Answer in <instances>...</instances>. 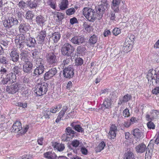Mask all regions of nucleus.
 Listing matches in <instances>:
<instances>
[{
	"label": "nucleus",
	"instance_id": "bf43d9fd",
	"mask_svg": "<svg viewBox=\"0 0 159 159\" xmlns=\"http://www.w3.org/2000/svg\"><path fill=\"white\" fill-rule=\"evenodd\" d=\"M43 59L40 57H38L36 58V60L35 61L36 64L37 66H38L40 65H43L42 64Z\"/></svg>",
	"mask_w": 159,
	"mask_h": 159
},
{
	"label": "nucleus",
	"instance_id": "4468645a",
	"mask_svg": "<svg viewBox=\"0 0 159 159\" xmlns=\"http://www.w3.org/2000/svg\"><path fill=\"white\" fill-rule=\"evenodd\" d=\"M45 68L43 65H40L36 66V68L34 70V72L32 73L33 77H38L41 74L43 73Z\"/></svg>",
	"mask_w": 159,
	"mask_h": 159
},
{
	"label": "nucleus",
	"instance_id": "6e6d98bb",
	"mask_svg": "<svg viewBox=\"0 0 159 159\" xmlns=\"http://www.w3.org/2000/svg\"><path fill=\"white\" fill-rule=\"evenodd\" d=\"M80 144L79 140H74L71 142V145L74 147H77Z\"/></svg>",
	"mask_w": 159,
	"mask_h": 159
},
{
	"label": "nucleus",
	"instance_id": "37998d69",
	"mask_svg": "<svg viewBox=\"0 0 159 159\" xmlns=\"http://www.w3.org/2000/svg\"><path fill=\"white\" fill-rule=\"evenodd\" d=\"M70 59L71 56H67L66 58H65L63 60L61 64L62 67H64L65 66L68 65L70 62Z\"/></svg>",
	"mask_w": 159,
	"mask_h": 159
},
{
	"label": "nucleus",
	"instance_id": "0e129e2a",
	"mask_svg": "<svg viewBox=\"0 0 159 159\" xmlns=\"http://www.w3.org/2000/svg\"><path fill=\"white\" fill-rule=\"evenodd\" d=\"M18 106L21 107H22L23 108H26L27 107V103H22L21 102H19L18 103Z\"/></svg>",
	"mask_w": 159,
	"mask_h": 159
},
{
	"label": "nucleus",
	"instance_id": "a878e982",
	"mask_svg": "<svg viewBox=\"0 0 159 159\" xmlns=\"http://www.w3.org/2000/svg\"><path fill=\"white\" fill-rule=\"evenodd\" d=\"M133 135L136 139H141L143 136L142 133L138 129H136L134 130Z\"/></svg>",
	"mask_w": 159,
	"mask_h": 159
},
{
	"label": "nucleus",
	"instance_id": "de8ad7c7",
	"mask_svg": "<svg viewBox=\"0 0 159 159\" xmlns=\"http://www.w3.org/2000/svg\"><path fill=\"white\" fill-rule=\"evenodd\" d=\"M8 68H4L3 66H2L0 70V74L2 75L1 76H2L3 75H6L8 73L7 70Z\"/></svg>",
	"mask_w": 159,
	"mask_h": 159
},
{
	"label": "nucleus",
	"instance_id": "79ce46f5",
	"mask_svg": "<svg viewBox=\"0 0 159 159\" xmlns=\"http://www.w3.org/2000/svg\"><path fill=\"white\" fill-rule=\"evenodd\" d=\"M0 63L3 65H7L9 64V61L6 57L2 56L0 57Z\"/></svg>",
	"mask_w": 159,
	"mask_h": 159
},
{
	"label": "nucleus",
	"instance_id": "58836bf2",
	"mask_svg": "<svg viewBox=\"0 0 159 159\" xmlns=\"http://www.w3.org/2000/svg\"><path fill=\"white\" fill-rule=\"evenodd\" d=\"M18 6L21 9L24 10L26 8L27 6V3H25L24 1L21 0L17 4Z\"/></svg>",
	"mask_w": 159,
	"mask_h": 159
},
{
	"label": "nucleus",
	"instance_id": "3c124183",
	"mask_svg": "<svg viewBox=\"0 0 159 159\" xmlns=\"http://www.w3.org/2000/svg\"><path fill=\"white\" fill-rule=\"evenodd\" d=\"M75 12V9L74 8H71L66 10V13L68 15H72Z\"/></svg>",
	"mask_w": 159,
	"mask_h": 159
},
{
	"label": "nucleus",
	"instance_id": "412c9836",
	"mask_svg": "<svg viewBox=\"0 0 159 159\" xmlns=\"http://www.w3.org/2000/svg\"><path fill=\"white\" fill-rule=\"evenodd\" d=\"M121 0H113L111 5L112 9L115 12L119 11V7Z\"/></svg>",
	"mask_w": 159,
	"mask_h": 159
},
{
	"label": "nucleus",
	"instance_id": "2eb2a0df",
	"mask_svg": "<svg viewBox=\"0 0 159 159\" xmlns=\"http://www.w3.org/2000/svg\"><path fill=\"white\" fill-rule=\"evenodd\" d=\"M111 99L105 98L103 104L99 106V109L104 111L106 109H109L111 107Z\"/></svg>",
	"mask_w": 159,
	"mask_h": 159
},
{
	"label": "nucleus",
	"instance_id": "a18cd8bd",
	"mask_svg": "<svg viewBox=\"0 0 159 159\" xmlns=\"http://www.w3.org/2000/svg\"><path fill=\"white\" fill-rule=\"evenodd\" d=\"M124 159H134L133 153L131 152H128L125 155Z\"/></svg>",
	"mask_w": 159,
	"mask_h": 159
},
{
	"label": "nucleus",
	"instance_id": "f704fd0d",
	"mask_svg": "<svg viewBox=\"0 0 159 159\" xmlns=\"http://www.w3.org/2000/svg\"><path fill=\"white\" fill-rule=\"evenodd\" d=\"M54 17L55 18H57L58 20L57 19V20L59 22L61 21L62 19L64 18V16L62 13L56 12L54 13Z\"/></svg>",
	"mask_w": 159,
	"mask_h": 159
},
{
	"label": "nucleus",
	"instance_id": "864d4df0",
	"mask_svg": "<svg viewBox=\"0 0 159 159\" xmlns=\"http://www.w3.org/2000/svg\"><path fill=\"white\" fill-rule=\"evenodd\" d=\"M68 135L67 134H64L62 136L61 138L62 140L63 141H67L70 140L69 137L68 136Z\"/></svg>",
	"mask_w": 159,
	"mask_h": 159
},
{
	"label": "nucleus",
	"instance_id": "423d86ee",
	"mask_svg": "<svg viewBox=\"0 0 159 159\" xmlns=\"http://www.w3.org/2000/svg\"><path fill=\"white\" fill-rule=\"evenodd\" d=\"M57 54L50 52L46 56L47 61L50 64L55 65L58 62V58L57 57Z\"/></svg>",
	"mask_w": 159,
	"mask_h": 159
},
{
	"label": "nucleus",
	"instance_id": "39448f33",
	"mask_svg": "<svg viewBox=\"0 0 159 159\" xmlns=\"http://www.w3.org/2000/svg\"><path fill=\"white\" fill-rule=\"evenodd\" d=\"M147 78L148 80H154L157 83H159V70L156 74L155 70H150L147 75Z\"/></svg>",
	"mask_w": 159,
	"mask_h": 159
},
{
	"label": "nucleus",
	"instance_id": "f3484780",
	"mask_svg": "<svg viewBox=\"0 0 159 159\" xmlns=\"http://www.w3.org/2000/svg\"><path fill=\"white\" fill-rule=\"evenodd\" d=\"M10 55L11 60L14 62H17L19 59V53L15 49H13L10 53Z\"/></svg>",
	"mask_w": 159,
	"mask_h": 159
},
{
	"label": "nucleus",
	"instance_id": "4be33fe9",
	"mask_svg": "<svg viewBox=\"0 0 159 159\" xmlns=\"http://www.w3.org/2000/svg\"><path fill=\"white\" fill-rule=\"evenodd\" d=\"M46 21L45 18L41 15L37 16L36 18V21L37 24L40 26L43 25Z\"/></svg>",
	"mask_w": 159,
	"mask_h": 159
},
{
	"label": "nucleus",
	"instance_id": "6e6552de",
	"mask_svg": "<svg viewBox=\"0 0 159 159\" xmlns=\"http://www.w3.org/2000/svg\"><path fill=\"white\" fill-rule=\"evenodd\" d=\"M107 4H104L99 5L98 7H96L97 17L98 20L101 19L102 16L104 11L107 8Z\"/></svg>",
	"mask_w": 159,
	"mask_h": 159
},
{
	"label": "nucleus",
	"instance_id": "680f3d73",
	"mask_svg": "<svg viewBox=\"0 0 159 159\" xmlns=\"http://www.w3.org/2000/svg\"><path fill=\"white\" fill-rule=\"evenodd\" d=\"M48 3L52 8L53 9H55L56 2H53L52 0H49Z\"/></svg>",
	"mask_w": 159,
	"mask_h": 159
},
{
	"label": "nucleus",
	"instance_id": "09e8293b",
	"mask_svg": "<svg viewBox=\"0 0 159 159\" xmlns=\"http://www.w3.org/2000/svg\"><path fill=\"white\" fill-rule=\"evenodd\" d=\"M147 123V126L149 129H154L155 127V125L151 121H148Z\"/></svg>",
	"mask_w": 159,
	"mask_h": 159
},
{
	"label": "nucleus",
	"instance_id": "5701e85b",
	"mask_svg": "<svg viewBox=\"0 0 159 159\" xmlns=\"http://www.w3.org/2000/svg\"><path fill=\"white\" fill-rule=\"evenodd\" d=\"M146 148V146L144 144L141 143L136 146L135 148L138 153H142L145 151Z\"/></svg>",
	"mask_w": 159,
	"mask_h": 159
},
{
	"label": "nucleus",
	"instance_id": "dca6fc26",
	"mask_svg": "<svg viewBox=\"0 0 159 159\" xmlns=\"http://www.w3.org/2000/svg\"><path fill=\"white\" fill-rule=\"evenodd\" d=\"M117 131V126L115 124H112L110 128V130L108 135V138L111 139H114L116 136Z\"/></svg>",
	"mask_w": 159,
	"mask_h": 159
},
{
	"label": "nucleus",
	"instance_id": "20e7f679",
	"mask_svg": "<svg viewBox=\"0 0 159 159\" xmlns=\"http://www.w3.org/2000/svg\"><path fill=\"white\" fill-rule=\"evenodd\" d=\"M74 47L69 43H65L62 46L61 52L62 54L64 56H71Z\"/></svg>",
	"mask_w": 159,
	"mask_h": 159
},
{
	"label": "nucleus",
	"instance_id": "7ed1b4c3",
	"mask_svg": "<svg viewBox=\"0 0 159 159\" xmlns=\"http://www.w3.org/2000/svg\"><path fill=\"white\" fill-rule=\"evenodd\" d=\"M83 14L90 21L93 22L96 17V15L94 10L89 7H85L83 9Z\"/></svg>",
	"mask_w": 159,
	"mask_h": 159
},
{
	"label": "nucleus",
	"instance_id": "4c0bfd02",
	"mask_svg": "<svg viewBox=\"0 0 159 159\" xmlns=\"http://www.w3.org/2000/svg\"><path fill=\"white\" fill-rule=\"evenodd\" d=\"M85 30L88 32H89L91 30L92 27L90 24L88 22H84L83 25Z\"/></svg>",
	"mask_w": 159,
	"mask_h": 159
},
{
	"label": "nucleus",
	"instance_id": "f8f14e48",
	"mask_svg": "<svg viewBox=\"0 0 159 159\" xmlns=\"http://www.w3.org/2000/svg\"><path fill=\"white\" fill-rule=\"evenodd\" d=\"M33 64L32 62L28 61L25 62L23 66V71L25 73H30L32 72Z\"/></svg>",
	"mask_w": 159,
	"mask_h": 159
},
{
	"label": "nucleus",
	"instance_id": "2f4dec72",
	"mask_svg": "<svg viewBox=\"0 0 159 159\" xmlns=\"http://www.w3.org/2000/svg\"><path fill=\"white\" fill-rule=\"evenodd\" d=\"M27 6L30 9L36 8L39 5V3L35 1H29L27 2Z\"/></svg>",
	"mask_w": 159,
	"mask_h": 159
},
{
	"label": "nucleus",
	"instance_id": "ddd939ff",
	"mask_svg": "<svg viewBox=\"0 0 159 159\" xmlns=\"http://www.w3.org/2000/svg\"><path fill=\"white\" fill-rule=\"evenodd\" d=\"M19 84L14 83L7 87L6 91L9 93L13 94L18 92L19 89Z\"/></svg>",
	"mask_w": 159,
	"mask_h": 159
},
{
	"label": "nucleus",
	"instance_id": "0eeeda50",
	"mask_svg": "<svg viewBox=\"0 0 159 159\" xmlns=\"http://www.w3.org/2000/svg\"><path fill=\"white\" fill-rule=\"evenodd\" d=\"M74 69L72 65H69L65 67L63 70L64 76L66 78H72L74 74Z\"/></svg>",
	"mask_w": 159,
	"mask_h": 159
},
{
	"label": "nucleus",
	"instance_id": "72a5a7b5",
	"mask_svg": "<svg viewBox=\"0 0 159 159\" xmlns=\"http://www.w3.org/2000/svg\"><path fill=\"white\" fill-rule=\"evenodd\" d=\"M66 134L70 137V138H72L74 136V134L75 133V132L70 127L67 128L66 129Z\"/></svg>",
	"mask_w": 159,
	"mask_h": 159
},
{
	"label": "nucleus",
	"instance_id": "a19ab883",
	"mask_svg": "<svg viewBox=\"0 0 159 159\" xmlns=\"http://www.w3.org/2000/svg\"><path fill=\"white\" fill-rule=\"evenodd\" d=\"M19 28L20 31L22 33H24L28 30L26 25L23 23H21Z\"/></svg>",
	"mask_w": 159,
	"mask_h": 159
},
{
	"label": "nucleus",
	"instance_id": "7c9ffc66",
	"mask_svg": "<svg viewBox=\"0 0 159 159\" xmlns=\"http://www.w3.org/2000/svg\"><path fill=\"white\" fill-rule=\"evenodd\" d=\"M98 40V38L96 35L93 34L91 36V37L89 40V43L90 45H93L96 43Z\"/></svg>",
	"mask_w": 159,
	"mask_h": 159
},
{
	"label": "nucleus",
	"instance_id": "13d9d810",
	"mask_svg": "<svg viewBox=\"0 0 159 159\" xmlns=\"http://www.w3.org/2000/svg\"><path fill=\"white\" fill-rule=\"evenodd\" d=\"M149 145L148 146L147 148H146V151L145 154V156H147L149 158H151V156L152 155V151L150 152L149 148H148Z\"/></svg>",
	"mask_w": 159,
	"mask_h": 159
},
{
	"label": "nucleus",
	"instance_id": "f257e3e1",
	"mask_svg": "<svg viewBox=\"0 0 159 159\" xmlns=\"http://www.w3.org/2000/svg\"><path fill=\"white\" fill-rule=\"evenodd\" d=\"M2 23L4 27L8 29L12 26L17 25L18 21L13 14L10 13L7 14L5 19L2 21Z\"/></svg>",
	"mask_w": 159,
	"mask_h": 159
},
{
	"label": "nucleus",
	"instance_id": "8fccbe9b",
	"mask_svg": "<svg viewBox=\"0 0 159 159\" xmlns=\"http://www.w3.org/2000/svg\"><path fill=\"white\" fill-rule=\"evenodd\" d=\"M32 51H33V52L32 53V55L34 58L39 57V52L37 49H35Z\"/></svg>",
	"mask_w": 159,
	"mask_h": 159
},
{
	"label": "nucleus",
	"instance_id": "c85d7f7f",
	"mask_svg": "<svg viewBox=\"0 0 159 159\" xmlns=\"http://www.w3.org/2000/svg\"><path fill=\"white\" fill-rule=\"evenodd\" d=\"M61 34L59 32H56L53 33L51 36V38L54 43H57L60 39Z\"/></svg>",
	"mask_w": 159,
	"mask_h": 159
},
{
	"label": "nucleus",
	"instance_id": "f03ea898",
	"mask_svg": "<svg viewBox=\"0 0 159 159\" xmlns=\"http://www.w3.org/2000/svg\"><path fill=\"white\" fill-rule=\"evenodd\" d=\"M48 85L45 82L38 83L35 86L34 91L39 96L45 94L48 90Z\"/></svg>",
	"mask_w": 159,
	"mask_h": 159
},
{
	"label": "nucleus",
	"instance_id": "c9c22d12",
	"mask_svg": "<svg viewBox=\"0 0 159 159\" xmlns=\"http://www.w3.org/2000/svg\"><path fill=\"white\" fill-rule=\"evenodd\" d=\"M7 76L10 82H14L16 81V76L15 74L13 73L12 72L7 74Z\"/></svg>",
	"mask_w": 159,
	"mask_h": 159
},
{
	"label": "nucleus",
	"instance_id": "aec40b11",
	"mask_svg": "<svg viewBox=\"0 0 159 159\" xmlns=\"http://www.w3.org/2000/svg\"><path fill=\"white\" fill-rule=\"evenodd\" d=\"M132 98V96L130 95L127 94L123 97L120 98L118 104L121 105L123 103L126 102L131 100Z\"/></svg>",
	"mask_w": 159,
	"mask_h": 159
},
{
	"label": "nucleus",
	"instance_id": "1a4fd4ad",
	"mask_svg": "<svg viewBox=\"0 0 159 159\" xmlns=\"http://www.w3.org/2000/svg\"><path fill=\"white\" fill-rule=\"evenodd\" d=\"M84 38L81 35H74L70 40V42L75 45H80L84 42Z\"/></svg>",
	"mask_w": 159,
	"mask_h": 159
},
{
	"label": "nucleus",
	"instance_id": "774afa93",
	"mask_svg": "<svg viewBox=\"0 0 159 159\" xmlns=\"http://www.w3.org/2000/svg\"><path fill=\"white\" fill-rule=\"evenodd\" d=\"M152 92L153 93L157 94H159V87H156L154 89L152 90Z\"/></svg>",
	"mask_w": 159,
	"mask_h": 159
},
{
	"label": "nucleus",
	"instance_id": "cd10ccee",
	"mask_svg": "<svg viewBox=\"0 0 159 159\" xmlns=\"http://www.w3.org/2000/svg\"><path fill=\"white\" fill-rule=\"evenodd\" d=\"M53 146L54 148L59 151H62L65 148L64 144L56 142L53 144Z\"/></svg>",
	"mask_w": 159,
	"mask_h": 159
},
{
	"label": "nucleus",
	"instance_id": "bb28decb",
	"mask_svg": "<svg viewBox=\"0 0 159 159\" xmlns=\"http://www.w3.org/2000/svg\"><path fill=\"white\" fill-rule=\"evenodd\" d=\"M21 66H15L12 69V72L16 75H19L21 74Z\"/></svg>",
	"mask_w": 159,
	"mask_h": 159
},
{
	"label": "nucleus",
	"instance_id": "9b49d317",
	"mask_svg": "<svg viewBox=\"0 0 159 159\" xmlns=\"http://www.w3.org/2000/svg\"><path fill=\"white\" fill-rule=\"evenodd\" d=\"M57 73V70L56 68H52L47 72L44 74V78L45 80H48L54 76Z\"/></svg>",
	"mask_w": 159,
	"mask_h": 159
},
{
	"label": "nucleus",
	"instance_id": "b1692460",
	"mask_svg": "<svg viewBox=\"0 0 159 159\" xmlns=\"http://www.w3.org/2000/svg\"><path fill=\"white\" fill-rule=\"evenodd\" d=\"M46 36V31H41L39 33L38 37V39L39 43L42 44L44 41V39Z\"/></svg>",
	"mask_w": 159,
	"mask_h": 159
},
{
	"label": "nucleus",
	"instance_id": "9d476101",
	"mask_svg": "<svg viewBox=\"0 0 159 159\" xmlns=\"http://www.w3.org/2000/svg\"><path fill=\"white\" fill-rule=\"evenodd\" d=\"M159 117V111L156 110H152L150 114H147L146 116V119L147 121H152L157 119Z\"/></svg>",
	"mask_w": 159,
	"mask_h": 159
},
{
	"label": "nucleus",
	"instance_id": "69168bd1",
	"mask_svg": "<svg viewBox=\"0 0 159 159\" xmlns=\"http://www.w3.org/2000/svg\"><path fill=\"white\" fill-rule=\"evenodd\" d=\"M33 155L31 154H28L24 155L22 157V159H31L32 158Z\"/></svg>",
	"mask_w": 159,
	"mask_h": 159
},
{
	"label": "nucleus",
	"instance_id": "393cba45",
	"mask_svg": "<svg viewBox=\"0 0 159 159\" xmlns=\"http://www.w3.org/2000/svg\"><path fill=\"white\" fill-rule=\"evenodd\" d=\"M44 157L48 159H57L56 155L52 152H48L44 153Z\"/></svg>",
	"mask_w": 159,
	"mask_h": 159
},
{
	"label": "nucleus",
	"instance_id": "338daca9",
	"mask_svg": "<svg viewBox=\"0 0 159 159\" xmlns=\"http://www.w3.org/2000/svg\"><path fill=\"white\" fill-rule=\"evenodd\" d=\"M70 23L71 25L78 23V20L75 17H73L70 19Z\"/></svg>",
	"mask_w": 159,
	"mask_h": 159
},
{
	"label": "nucleus",
	"instance_id": "e433bc0d",
	"mask_svg": "<svg viewBox=\"0 0 159 159\" xmlns=\"http://www.w3.org/2000/svg\"><path fill=\"white\" fill-rule=\"evenodd\" d=\"M134 40V36L131 35L129 37H128L126 38L124 43L128 44L129 45H130V46H132Z\"/></svg>",
	"mask_w": 159,
	"mask_h": 159
},
{
	"label": "nucleus",
	"instance_id": "603ef678",
	"mask_svg": "<svg viewBox=\"0 0 159 159\" xmlns=\"http://www.w3.org/2000/svg\"><path fill=\"white\" fill-rule=\"evenodd\" d=\"M83 62V60L80 57L77 58L75 60V65L77 66H81Z\"/></svg>",
	"mask_w": 159,
	"mask_h": 159
},
{
	"label": "nucleus",
	"instance_id": "052dcab7",
	"mask_svg": "<svg viewBox=\"0 0 159 159\" xmlns=\"http://www.w3.org/2000/svg\"><path fill=\"white\" fill-rule=\"evenodd\" d=\"M130 115L129 112V110L126 108L125 109L124 111L123 112V116L125 117H128Z\"/></svg>",
	"mask_w": 159,
	"mask_h": 159
},
{
	"label": "nucleus",
	"instance_id": "473e14b6",
	"mask_svg": "<svg viewBox=\"0 0 159 159\" xmlns=\"http://www.w3.org/2000/svg\"><path fill=\"white\" fill-rule=\"evenodd\" d=\"M20 55L21 60L25 62L29 61L28 60L27 52L26 51H22L20 53Z\"/></svg>",
	"mask_w": 159,
	"mask_h": 159
},
{
	"label": "nucleus",
	"instance_id": "6ab92c4d",
	"mask_svg": "<svg viewBox=\"0 0 159 159\" xmlns=\"http://www.w3.org/2000/svg\"><path fill=\"white\" fill-rule=\"evenodd\" d=\"M12 131L16 132H18L22 128L21 123L19 121H16L14 123L12 126Z\"/></svg>",
	"mask_w": 159,
	"mask_h": 159
},
{
	"label": "nucleus",
	"instance_id": "ea45409f",
	"mask_svg": "<svg viewBox=\"0 0 159 159\" xmlns=\"http://www.w3.org/2000/svg\"><path fill=\"white\" fill-rule=\"evenodd\" d=\"M34 16V15L32 11H28L25 15V17L28 20H32Z\"/></svg>",
	"mask_w": 159,
	"mask_h": 159
},
{
	"label": "nucleus",
	"instance_id": "c756f323",
	"mask_svg": "<svg viewBox=\"0 0 159 159\" xmlns=\"http://www.w3.org/2000/svg\"><path fill=\"white\" fill-rule=\"evenodd\" d=\"M68 2L67 0H62L59 4V7L60 9L63 10L68 7Z\"/></svg>",
	"mask_w": 159,
	"mask_h": 159
},
{
	"label": "nucleus",
	"instance_id": "c03bdc74",
	"mask_svg": "<svg viewBox=\"0 0 159 159\" xmlns=\"http://www.w3.org/2000/svg\"><path fill=\"white\" fill-rule=\"evenodd\" d=\"M132 46L129 44L124 43L123 48V51L125 52H127L130 51L131 49Z\"/></svg>",
	"mask_w": 159,
	"mask_h": 159
},
{
	"label": "nucleus",
	"instance_id": "a211bd4d",
	"mask_svg": "<svg viewBox=\"0 0 159 159\" xmlns=\"http://www.w3.org/2000/svg\"><path fill=\"white\" fill-rule=\"evenodd\" d=\"M26 45L29 47H33L35 46L36 43L35 39L29 37L25 41Z\"/></svg>",
	"mask_w": 159,
	"mask_h": 159
},
{
	"label": "nucleus",
	"instance_id": "4d7b16f0",
	"mask_svg": "<svg viewBox=\"0 0 159 159\" xmlns=\"http://www.w3.org/2000/svg\"><path fill=\"white\" fill-rule=\"evenodd\" d=\"M105 146V144L104 142L102 141L99 143L97 148L99 150V151H100L104 149Z\"/></svg>",
	"mask_w": 159,
	"mask_h": 159
},
{
	"label": "nucleus",
	"instance_id": "5fc2aeb1",
	"mask_svg": "<svg viewBox=\"0 0 159 159\" xmlns=\"http://www.w3.org/2000/svg\"><path fill=\"white\" fill-rule=\"evenodd\" d=\"M74 129L79 132L83 133L84 132V129L81 127L80 125H77L75 128Z\"/></svg>",
	"mask_w": 159,
	"mask_h": 159
},
{
	"label": "nucleus",
	"instance_id": "49530a36",
	"mask_svg": "<svg viewBox=\"0 0 159 159\" xmlns=\"http://www.w3.org/2000/svg\"><path fill=\"white\" fill-rule=\"evenodd\" d=\"M61 107V106L59 105L58 106L54 107L51 108L50 111L52 113H55L57 111H58Z\"/></svg>",
	"mask_w": 159,
	"mask_h": 159
},
{
	"label": "nucleus",
	"instance_id": "e2e57ef3",
	"mask_svg": "<svg viewBox=\"0 0 159 159\" xmlns=\"http://www.w3.org/2000/svg\"><path fill=\"white\" fill-rule=\"evenodd\" d=\"M112 32L114 35L116 36L120 33V29L116 28L113 30Z\"/></svg>",
	"mask_w": 159,
	"mask_h": 159
}]
</instances>
